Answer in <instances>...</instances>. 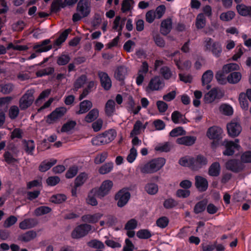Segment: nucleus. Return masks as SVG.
<instances>
[{
    "instance_id": "47",
    "label": "nucleus",
    "mask_w": 251,
    "mask_h": 251,
    "mask_svg": "<svg viewBox=\"0 0 251 251\" xmlns=\"http://www.w3.org/2000/svg\"><path fill=\"white\" fill-rule=\"evenodd\" d=\"M89 247L97 249H102L104 247V244L102 242L97 240H92L87 243Z\"/></svg>"
},
{
    "instance_id": "45",
    "label": "nucleus",
    "mask_w": 251,
    "mask_h": 251,
    "mask_svg": "<svg viewBox=\"0 0 251 251\" xmlns=\"http://www.w3.org/2000/svg\"><path fill=\"white\" fill-rule=\"evenodd\" d=\"M186 134V131H185L182 127L179 126L173 129L170 132V136L171 137H176L180 135H184Z\"/></svg>"
},
{
    "instance_id": "5",
    "label": "nucleus",
    "mask_w": 251,
    "mask_h": 251,
    "mask_svg": "<svg viewBox=\"0 0 251 251\" xmlns=\"http://www.w3.org/2000/svg\"><path fill=\"white\" fill-rule=\"evenodd\" d=\"M113 186L112 181L107 180L104 181L99 188H93V192L96 193V197L102 199L107 195Z\"/></svg>"
},
{
    "instance_id": "3",
    "label": "nucleus",
    "mask_w": 251,
    "mask_h": 251,
    "mask_svg": "<svg viewBox=\"0 0 251 251\" xmlns=\"http://www.w3.org/2000/svg\"><path fill=\"white\" fill-rule=\"evenodd\" d=\"M165 159L163 158H158L152 160L141 168V171L143 174H151L157 172L165 164Z\"/></svg>"
},
{
    "instance_id": "35",
    "label": "nucleus",
    "mask_w": 251,
    "mask_h": 251,
    "mask_svg": "<svg viewBox=\"0 0 251 251\" xmlns=\"http://www.w3.org/2000/svg\"><path fill=\"white\" fill-rule=\"evenodd\" d=\"M206 24V19L203 13H200L198 15L196 21V26L198 29L203 28Z\"/></svg>"
},
{
    "instance_id": "12",
    "label": "nucleus",
    "mask_w": 251,
    "mask_h": 251,
    "mask_svg": "<svg viewBox=\"0 0 251 251\" xmlns=\"http://www.w3.org/2000/svg\"><path fill=\"white\" fill-rule=\"evenodd\" d=\"M130 197V194L128 192H125L120 190L115 195V199L118 200L117 205L119 207L124 206L128 201Z\"/></svg>"
},
{
    "instance_id": "13",
    "label": "nucleus",
    "mask_w": 251,
    "mask_h": 251,
    "mask_svg": "<svg viewBox=\"0 0 251 251\" xmlns=\"http://www.w3.org/2000/svg\"><path fill=\"white\" fill-rule=\"evenodd\" d=\"M222 145L226 147V150L224 151L223 154L225 155L231 156L234 153V149L239 150L240 146L233 141H225Z\"/></svg>"
},
{
    "instance_id": "43",
    "label": "nucleus",
    "mask_w": 251,
    "mask_h": 251,
    "mask_svg": "<svg viewBox=\"0 0 251 251\" xmlns=\"http://www.w3.org/2000/svg\"><path fill=\"white\" fill-rule=\"evenodd\" d=\"M51 211V208L48 206H40L35 210V214L37 216H41L50 213Z\"/></svg>"
},
{
    "instance_id": "49",
    "label": "nucleus",
    "mask_w": 251,
    "mask_h": 251,
    "mask_svg": "<svg viewBox=\"0 0 251 251\" xmlns=\"http://www.w3.org/2000/svg\"><path fill=\"white\" fill-rule=\"evenodd\" d=\"M113 168V164L112 163H107L104 164L99 169V173L101 174H105L111 171Z\"/></svg>"
},
{
    "instance_id": "11",
    "label": "nucleus",
    "mask_w": 251,
    "mask_h": 251,
    "mask_svg": "<svg viewBox=\"0 0 251 251\" xmlns=\"http://www.w3.org/2000/svg\"><path fill=\"white\" fill-rule=\"evenodd\" d=\"M208 163L207 158L201 154H199L195 157H193L192 170L198 171Z\"/></svg>"
},
{
    "instance_id": "58",
    "label": "nucleus",
    "mask_w": 251,
    "mask_h": 251,
    "mask_svg": "<svg viewBox=\"0 0 251 251\" xmlns=\"http://www.w3.org/2000/svg\"><path fill=\"white\" fill-rule=\"evenodd\" d=\"M169 223V220L166 217H162L156 221V225L158 226L164 228Z\"/></svg>"
},
{
    "instance_id": "46",
    "label": "nucleus",
    "mask_w": 251,
    "mask_h": 251,
    "mask_svg": "<svg viewBox=\"0 0 251 251\" xmlns=\"http://www.w3.org/2000/svg\"><path fill=\"white\" fill-rule=\"evenodd\" d=\"M86 178L87 175L85 173H82L76 177L75 184L76 187H79L84 183Z\"/></svg>"
},
{
    "instance_id": "39",
    "label": "nucleus",
    "mask_w": 251,
    "mask_h": 251,
    "mask_svg": "<svg viewBox=\"0 0 251 251\" xmlns=\"http://www.w3.org/2000/svg\"><path fill=\"white\" fill-rule=\"evenodd\" d=\"M193 157H183L180 159L179 163L184 167L190 168L192 170Z\"/></svg>"
},
{
    "instance_id": "61",
    "label": "nucleus",
    "mask_w": 251,
    "mask_h": 251,
    "mask_svg": "<svg viewBox=\"0 0 251 251\" xmlns=\"http://www.w3.org/2000/svg\"><path fill=\"white\" fill-rule=\"evenodd\" d=\"M137 156V151L134 147H132L130 150V153L127 157V160L129 163H132L135 159Z\"/></svg>"
},
{
    "instance_id": "23",
    "label": "nucleus",
    "mask_w": 251,
    "mask_h": 251,
    "mask_svg": "<svg viewBox=\"0 0 251 251\" xmlns=\"http://www.w3.org/2000/svg\"><path fill=\"white\" fill-rule=\"evenodd\" d=\"M137 222L134 219L128 221L125 225V229L127 230V235H135V232L133 230L136 227Z\"/></svg>"
},
{
    "instance_id": "15",
    "label": "nucleus",
    "mask_w": 251,
    "mask_h": 251,
    "mask_svg": "<svg viewBox=\"0 0 251 251\" xmlns=\"http://www.w3.org/2000/svg\"><path fill=\"white\" fill-rule=\"evenodd\" d=\"M92 229L91 225L85 224L76 226L72 233V235H85Z\"/></svg>"
},
{
    "instance_id": "52",
    "label": "nucleus",
    "mask_w": 251,
    "mask_h": 251,
    "mask_svg": "<svg viewBox=\"0 0 251 251\" xmlns=\"http://www.w3.org/2000/svg\"><path fill=\"white\" fill-rule=\"evenodd\" d=\"M13 85L11 83H8L0 86V91L4 94H9L13 91Z\"/></svg>"
},
{
    "instance_id": "56",
    "label": "nucleus",
    "mask_w": 251,
    "mask_h": 251,
    "mask_svg": "<svg viewBox=\"0 0 251 251\" xmlns=\"http://www.w3.org/2000/svg\"><path fill=\"white\" fill-rule=\"evenodd\" d=\"M19 110L18 106L14 105L12 106L9 111V116L12 119H15L18 115Z\"/></svg>"
},
{
    "instance_id": "51",
    "label": "nucleus",
    "mask_w": 251,
    "mask_h": 251,
    "mask_svg": "<svg viewBox=\"0 0 251 251\" xmlns=\"http://www.w3.org/2000/svg\"><path fill=\"white\" fill-rule=\"evenodd\" d=\"M146 190L148 193L151 195L156 194L158 191V186L154 183L148 184L146 186Z\"/></svg>"
},
{
    "instance_id": "64",
    "label": "nucleus",
    "mask_w": 251,
    "mask_h": 251,
    "mask_svg": "<svg viewBox=\"0 0 251 251\" xmlns=\"http://www.w3.org/2000/svg\"><path fill=\"white\" fill-rule=\"evenodd\" d=\"M134 249V245L132 242L128 239L125 240V245L124 246L123 251H133Z\"/></svg>"
},
{
    "instance_id": "22",
    "label": "nucleus",
    "mask_w": 251,
    "mask_h": 251,
    "mask_svg": "<svg viewBox=\"0 0 251 251\" xmlns=\"http://www.w3.org/2000/svg\"><path fill=\"white\" fill-rule=\"evenodd\" d=\"M93 104L91 101L84 100L79 104V110L76 112L77 114H82L88 112L92 107Z\"/></svg>"
},
{
    "instance_id": "10",
    "label": "nucleus",
    "mask_w": 251,
    "mask_h": 251,
    "mask_svg": "<svg viewBox=\"0 0 251 251\" xmlns=\"http://www.w3.org/2000/svg\"><path fill=\"white\" fill-rule=\"evenodd\" d=\"M227 133L231 137L238 136L242 131V127L240 124L235 121H231L226 125Z\"/></svg>"
},
{
    "instance_id": "41",
    "label": "nucleus",
    "mask_w": 251,
    "mask_h": 251,
    "mask_svg": "<svg viewBox=\"0 0 251 251\" xmlns=\"http://www.w3.org/2000/svg\"><path fill=\"white\" fill-rule=\"evenodd\" d=\"M235 15L234 12L228 11L227 12L222 13L220 16V18L223 21H229L234 18Z\"/></svg>"
},
{
    "instance_id": "44",
    "label": "nucleus",
    "mask_w": 251,
    "mask_h": 251,
    "mask_svg": "<svg viewBox=\"0 0 251 251\" xmlns=\"http://www.w3.org/2000/svg\"><path fill=\"white\" fill-rule=\"evenodd\" d=\"M239 100L241 107L245 110H248L249 107L248 102L245 93H242L239 95Z\"/></svg>"
},
{
    "instance_id": "20",
    "label": "nucleus",
    "mask_w": 251,
    "mask_h": 251,
    "mask_svg": "<svg viewBox=\"0 0 251 251\" xmlns=\"http://www.w3.org/2000/svg\"><path fill=\"white\" fill-rule=\"evenodd\" d=\"M102 216L100 213H97L93 215L87 214L82 216V221L85 223H96Z\"/></svg>"
},
{
    "instance_id": "17",
    "label": "nucleus",
    "mask_w": 251,
    "mask_h": 251,
    "mask_svg": "<svg viewBox=\"0 0 251 251\" xmlns=\"http://www.w3.org/2000/svg\"><path fill=\"white\" fill-rule=\"evenodd\" d=\"M104 144H108L114 139L116 136V132L113 129H110L100 134Z\"/></svg>"
},
{
    "instance_id": "4",
    "label": "nucleus",
    "mask_w": 251,
    "mask_h": 251,
    "mask_svg": "<svg viewBox=\"0 0 251 251\" xmlns=\"http://www.w3.org/2000/svg\"><path fill=\"white\" fill-rule=\"evenodd\" d=\"M34 92V89L28 90L20 98L19 100V107L21 110H25L32 104L34 100L33 96Z\"/></svg>"
},
{
    "instance_id": "19",
    "label": "nucleus",
    "mask_w": 251,
    "mask_h": 251,
    "mask_svg": "<svg viewBox=\"0 0 251 251\" xmlns=\"http://www.w3.org/2000/svg\"><path fill=\"white\" fill-rule=\"evenodd\" d=\"M196 140V137L191 136H183L176 139V143L178 144L190 146L193 145Z\"/></svg>"
},
{
    "instance_id": "36",
    "label": "nucleus",
    "mask_w": 251,
    "mask_h": 251,
    "mask_svg": "<svg viewBox=\"0 0 251 251\" xmlns=\"http://www.w3.org/2000/svg\"><path fill=\"white\" fill-rule=\"evenodd\" d=\"M67 197L64 194H59L52 196L50 198V201L56 204H60L64 202Z\"/></svg>"
},
{
    "instance_id": "54",
    "label": "nucleus",
    "mask_w": 251,
    "mask_h": 251,
    "mask_svg": "<svg viewBox=\"0 0 251 251\" xmlns=\"http://www.w3.org/2000/svg\"><path fill=\"white\" fill-rule=\"evenodd\" d=\"M78 172V167L73 166L70 167L66 173V177L67 178H71L74 177Z\"/></svg>"
},
{
    "instance_id": "31",
    "label": "nucleus",
    "mask_w": 251,
    "mask_h": 251,
    "mask_svg": "<svg viewBox=\"0 0 251 251\" xmlns=\"http://www.w3.org/2000/svg\"><path fill=\"white\" fill-rule=\"evenodd\" d=\"M115 102L112 100H109L105 104V112L107 116H111L115 110Z\"/></svg>"
},
{
    "instance_id": "8",
    "label": "nucleus",
    "mask_w": 251,
    "mask_h": 251,
    "mask_svg": "<svg viewBox=\"0 0 251 251\" xmlns=\"http://www.w3.org/2000/svg\"><path fill=\"white\" fill-rule=\"evenodd\" d=\"M66 109L63 107L56 108L47 116V123L51 124L56 122L66 113Z\"/></svg>"
},
{
    "instance_id": "29",
    "label": "nucleus",
    "mask_w": 251,
    "mask_h": 251,
    "mask_svg": "<svg viewBox=\"0 0 251 251\" xmlns=\"http://www.w3.org/2000/svg\"><path fill=\"white\" fill-rule=\"evenodd\" d=\"M220 173V165L219 163L215 162L212 163L209 168L208 174L210 176H217Z\"/></svg>"
},
{
    "instance_id": "9",
    "label": "nucleus",
    "mask_w": 251,
    "mask_h": 251,
    "mask_svg": "<svg viewBox=\"0 0 251 251\" xmlns=\"http://www.w3.org/2000/svg\"><path fill=\"white\" fill-rule=\"evenodd\" d=\"M245 165L241 161L237 159H231L226 164V168L234 173H237L243 171Z\"/></svg>"
},
{
    "instance_id": "7",
    "label": "nucleus",
    "mask_w": 251,
    "mask_h": 251,
    "mask_svg": "<svg viewBox=\"0 0 251 251\" xmlns=\"http://www.w3.org/2000/svg\"><path fill=\"white\" fill-rule=\"evenodd\" d=\"M224 93L218 88H213L204 96L205 103H211L216 99H220L224 96Z\"/></svg>"
},
{
    "instance_id": "40",
    "label": "nucleus",
    "mask_w": 251,
    "mask_h": 251,
    "mask_svg": "<svg viewBox=\"0 0 251 251\" xmlns=\"http://www.w3.org/2000/svg\"><path fill=\"white\" fill-rule=\"evenodd\" d=\"M87 80V77L85 75H82L79 77L74 83V87L75 91L83 86Z\"/></svg>"
},
{
    "instance_id": "16",
    "label": "nucleus",
    "mask_w": 251,
    "mask_h": 251,
    "mask_svg": "<svg viewBox=\"0 0 251 251\" xmlns=\"http://www.w3.org/2000/svg\"><path fill=\"white\" fill-rule=\"evenodd\" d=\"M101 86L105 90H109L111 87V80L108 75L104 72L99 73Z\"/></svg>"
},
{
    "instance_id": "42",
    "label": "nucleus",
    "mask_w": 251,
    "mask_h": 251,
    "mask_svg": "<svg viewBox=\"0 0 251 251\" xmlns=\"http://www.w3.org/2000/svg\"><path fill=\"white\" fill-rule=\"evenodd\" d=\"M76 123L75 121H69L64 124L61 127V132H68L73 129Z\"/></svg>"
},
{
    "instance_id": "63",
    "label": "nucleus",
    "mask_w": 251,
    "mask_h": 251,
    "mask_svg": "<svg viewBox=\"0 0 251 251\" xmlns=\"http://www.w3.org/2000/svg\"><path fill=\"white\" fill-rule=\"evenodd\" d=\"M60 178L57 176H50L46 180L47 183L50 186H54L60 181Z\"/></svg>"
},
{
    "instance_id": "24",
    "label": "nucleus",
    "mask_w": 251,
    "mask_h": 251,
    "mask_svg": "<svg viewBox=\"0 0 251 251\" xmlns=\"http://www.w3.org/2000/svg\"><path fill=\"white\" fill-rule=\"evenodd\" d=\"M236 9L240 15L251 17V7L241 4L236 6Z\"/></svg>"
},
{
    "instance_id": "38",
    "label": "nucleus",
    "mask_w": 251,
    "mask_h": 251,
    "mask_svg": "<svg viewBox=\"0 0 251 251\" xmlns=\"http://www.w3.org/2000/svg\"><path fill=\"white\" fill-rule=\"evenodd\" d=\"M224 72L228 74L233 71H237L239 69V66L236 63H229L223 66L222 68Z\"/></svg>"
},
{
    "instance_id": "48",
    "label": "nucleus",
    "mask_w": 251,
    "mask_h": 251,
    "mask_svg": "<svg viewBox=\"0 0 251 251\" xmlns=\"http://www.w3.org/2000/svg\"><path fill=\"white\" fill-rule=\"evenodd\" d=\"M54 71L53 67H49L40 71L36 73V75L38 77H41L45 75H49L52 74Z\"/></svg>"
},
{
    "instance_id": "6",
    "label": "nucleus",
    "mask_w": 251,
    "mask_h": 251,
    "mask_svg": "<svg viewBox=\"0 0 251 251\" xmlns=\"http://www.w3.org/2000/svg\"><path fill=\"white\" fill-rule=\"evenodd\" d=\"M222 129L216 126H213L208 128L207 131V136L210 139L219 141L222 138ZM218 144V141H213L212 143V147H216Z\"/></svg>"
},
{
    "instance_id": "27",
    "label": "nucleus",
    "mask_w": 251,
    "mask_h": 251,
    "mask_svg": "<svg viewBox=\"0 0 251 251\" xmlns=\"http://www.w3.org/2000/svg\"><path fill=\"white\" fill-rule=\"evenodd\" d=\"M66 6L65 2L62 0H53L50 6L51 12L57 13L59 11L60 7L64 8Z\"/></svg>"
},
{
    "instance_id": "14",
    "label": "nucleus",
    "mask_w": 251,
    "mask_h": 251,
    "mask_svg": "<svg viewBox=\"0 0 251 251\" xmlns=\"http://www.w3.org/2000/svg\"><path fill=\"white\" fill-rule=\"evenodd\" d=\"M195 180V186L200 192H204L207 190L208 183L206 178L200 176H196Z\"/></svg>"
},
{
    "instance_id": "30",
    "label": "nucleus",
    "mask_w": 251,
    "mask_h": 251,
    "mask_svg": "<svg viewBox=\"0 0 251 251\" xmlns=\"http://www.w3.org/2000/svg\"><path fill=\"white\" fill-rule=\"evenodd\" d=\"M207 200L206 199L202 200L197 202L194 208V212L195 214H199L203 212L207 206Z\"/></svg>"
},
{
    "instance_id": "57",
    "label": "nucleus",
    "mask_w": 251,
    "mask_h": 251,
    "mask_svg": "<svg viewBox=\"0 0 251 251\" xmlns=\"http://www.w3.org/2000/svg\"><path fill=\"white\" fill-rule=\"evenodd\" d=\"M220 110L226 115H231L233 113V110L232 107L227 104H223L220 106Z\"/></svg>"
},
{
    "instance_id": "2",
    "label": "nucleus",
    "mask_w": 251,
    "mask_h": 251,
    "mask_svg": "<svg viewBox=\"0 0 251 251\" xmlns=\"http://www.w3.org/2000/svg\"><path fill=\"white\" fill-rule=\"evenodd\" d=\"M76 11L78 13H75L73 16L72 20L74 22H77L89 15L91 4L89 0H79L77 5Z\"/></svg>"
},
{
    "instance_id": "21",
    "label": "nucleus",
    "mask_w": 251,
    "mask_h": 251,
    "mask_svg": "<svg viewBox=\"0 0 251 251\" xmlns=\"http://www.w3.org/2000/svg\"><path fill=\"white\" fill-rule=\"evenodd\" d=\"M38 221L35 219H26L21 222L19 224V227L23 229H25L33 227L36 226Z\"/></svg>"
},
{
    "instance_id": "60",
    "label": "nucleus",
    "mask_w": 251,
    "mask_h": 251,
    "mask_svg": "<svg viewBox=\"0 0 251 251\" xmlns=\"http://www.w3.org/2000/svg\"><path fill=\"white\" fill-rule=\"evenodd\" d=\"M241 160L244 163H251V151L244 152L241 156Z\"/></svg>"
},
{
    "instance_id": "33",
    "label": "nucleus",
    "mask_w": 251,
    "mask_h": 251,
    "mask_svg": "<svg viewBox=\"0 0 251 251\" xmlns=\"http://www.w3.org/2000/svg\"><path fill=\"white\" fill-rule=\"evenodd\" d=\"M57 162L56 159H52L50 162H46L43 161L39 166V170L42 172H45L49 170L53 165Z\"/></svg>"
},
{
    "instance_id": "59",
    "label": "nucleus",
    "mask_w": 251,
    "mask_h": 251,
    "mask_svg": "<svg viewBox=\"0 0 251 251\" xmlns=\"http://www.w3.org/2000/svg\"><path fill=\"white\" fill-rule=\"evenodd\" d=\"M17 221V218L14 216H10L5 221L3 226L5 227H9L13 225Z\"/></svg>"
},
{
    "instance_id": "26",
    "label": "nucleus",
    "mask_w": 251,
    "mask_h": 251,
    "mask_svg": "<svg viewBox=\"0 0 251 251\" xmlns=\"http://www.w3.org/2000/svg\"><path fill=\"white\" fill-rule=\"evenodd\" d=\"M162 83V82L160 77L156 76L150 80L148 87L152 91L158 90L160 87H162L161 86Z\"/></svg>"
},
{
    "instance_id": "32",
    "label": "nucleus",
    "mask_w": 251,
    "mask_h": 251,
    "mask_svg": "<svg viewBox=\"0 0 251 251\" xmlns=\"http://www.w3.org/2000/svg\"><path fill=\"white\" fill-rule=\"evenodd\" d=\"M99 116V111L94 108L90 110L85 117V121L87 123H91L96 120Z\"/></svg>"
},
{
    "instance_id": "28",
    "label": "nucleus",
    "mask_w": 251,
    "mask_h": 251,
    "mask_svg": "<svg viewBox=\"0 0 251 251\" xmlns=\"http://www.w3.org/2000/svg\"><path fill=\"white\" fill-rule=\"evenodd\" d=\"M242 77L240 72H235L230 73L226 77V80L230 84H236L240 81Z\"/></svg>"
},
{
    "instance_id": "55",
    "label": "nucleus",
    "mask_w": 251,
    "mask_h": 251,
    "mask_svg": "<svg viewBox=\"0 0 251 251\" xmlns=\"http://www.w3.org/2000/svg\"><path fill=\"white\" fill-rule=\"evenodd\" d=\"M70 59L68 55L62 54L58 58L57 63L59 65H65L70 61Z\"/></svg>"
},
{
    "instance_id": "53",
    "label": "nucleus",
    "mask_w": 251,
    "mask_h": 251,
    "mask_svg": "<svg viewBox=\"0 0 251 251\" xmlns=\"http://www.w3.org/2000/svg\"><path fill=\"white\" fill-rule=\"evenodd\" d=\"M178 203L173 199H168L166 200L163 203L164 207L166 209H171L177 206Z\"/></svg>"
},
{
    "instance_id": "62",
    "label": "nucleus",
    "mask_w": 251,
    "mask_h": 251,
    "mask_svg": "<svg viewBox=\"0 0 251 251\" xmlns=\"http://www.w3.org/2000/svg\"><path fill=\"white\" fill-rule=\"evenodd\" d=\"M190 195V191L187 189H178L176 192V195L179 198H186Z\"/></svg>"
},
{
    "instance_id": "34",
    "label": "nucleus",
    "mask_w": 251,
    "mask_h": 251,
    "mask_svg": "<svg viewBox=\"0 0 251 251\" xmlns=\"http://www.w3.org/2000/svg\"><path fill=\"white\" fill-rule=\"evenodd\" d=\"M213 74L212 71L207 70L202 75L201 78L202 85L203 86L205 84H209L212 80Z\"/></svg>"
},
{
    "instance_id": "50",
    "label": "nucleus",
    "mask_w": 251,
    "mask_h": 251,
    "mask_svg": "<svg viewBox=\"0 0 251 251\" xmlns=\"http://www.w3.org/2000/svg\"><path fill=\"white\" fill-rule=\"evenodd\" d=\"M225 72L223 70L218 71L216 75L215 78L218 82L221 84H225L226 83V80L225 79Z\"/></svg>"
},
{
    "instance_id": "25",
    "label": "nucleus",
    "mask_w": 251,
    "mask_h": 251,
    "mask_svg": "<svg viewBox=\"0 0 251 251\" xmlns=\"http://www.w3.org/2000/svg\"><path fill=\"white\" fill-rule=\"evenodd\" d=\"M127 68L126 67L119 66L115 73V77L118 80L123 81L127 74Z\"/></svg>"
},
{
    "instance_id": "18",
    "label": "nucleus",
    "mask_w": 251,
    "mask_h": 251,
    "mask_svg": "<svg viewBox=\"0 0 251 251\" xmlns=\"http://www.w3.org/2000/svg\"><path fill=\"white\" fill-rule=\"evenodd\" d=\"M172 27V22L171 19H167L163 20L160 25V33L164 35H167L171 30Z\"/></svg>"
},
{
    "instance_id": "1",
    "label": "nucleus",
    "mask_w": 251,
    "mask_h": 251,
    "mask_svg": "<svg viewBox=\"0 0 251 251\" xmlns=\"http://www.w3.org/2000/svg\"><path fill=\"white\" fill-rule=\"evenodd\" d=\"M70 28L65 30L59 36V37L55 40L53 46L51 45H49L50 42V39H46L42 42L40 44L34 46L33 49H36V52L40 53L42 52L47 51L51 50L53 47L59 46L62 44L66 39L69 33L71 31Z\"/></svg>"
},
{
    "instance_id": "37",
    "label": "nucleus",
    "mask_w": 251,
    "mask_h": 251,
    "mask_svg": "<svg viewBox=\"0 0 251 251\" xmlns=\"http://www.w3.org/2000/svg\"><path fill=\"white\" fill-rule=\"evenodd\" d=\"M92 189L88 193L87 198L86 199V202L88 204L92 206H96L98 204V202L95 198L96 197V193L93 191Z\"/></svg>"
}]
</instances>
